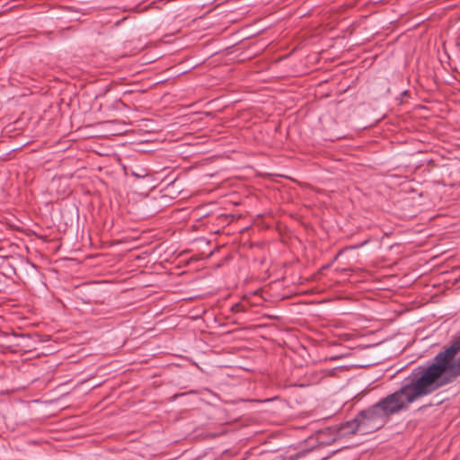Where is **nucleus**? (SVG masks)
Segmentation results:
<instances>
[{
	"label": "nucleus",
	"instance_id": "obj_1",
	"mask_svg": "<svg viewBox=\"0 0 460 460\" xmlns=\"http://www.w3.org/2000/svg\"><path fill=\"white\" fill-rule=\"evenodd\" d=\"M459 353L460 338L438 353L432 362L420 367L408 384L377 402L386 417L389 419L419 398L432 394L460 376Z\"/></svg>",
	"mask_w": 460,
	"mask_h": 460
},
{
	"label": "nucleus",
	"instance_id": "obj_2",
	"mask_svg": "<svg viewBox=\"0 0 460 460\" xmlns=\"http://www.w3.org/2000/svg\"><path fill=\"white\" fill-rule=\"evenodd\" d=\"M383 411L376 403L361 411L353 420L342 427L343 433L368 434L381 429L389 420Z\"/></svg>",
	"mask_w": 460,
	"mask_h": 460
}]
</instances>
